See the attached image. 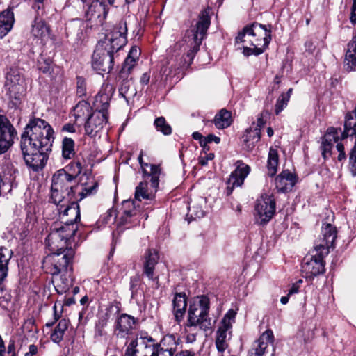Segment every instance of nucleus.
Segmentation results:
<instances>
[{
  "instance_id": "31",
  "label": "nucleus",
  "mask_w": 356,
  "mask_h": 356,
  "mask_svg": "<svg viewBox=\"0 0 356 356\" xmlns=\"http://www.w3.org/2000/svg\"><path fill=\"white\" fill-rule=\"evenodd\" d=\"M92 113V107L85 101L79 102L74 108V115L76 122L86 121Z\"/></svg>"
},
{
  "instance_id": "3",
  "label": "nucleus",
  "mask_w": 356,
  "mask_h": 356,
  "mask_svg": "<svg viewBox=\"0 0 356 356\" xmlns=\"http://www.w3.org/2000/svg\"><path fill=\"white\" fill-rule=\"evenodd\" d=\"M127 27L121 21L98 42L92 56V66L99 73H109L117 52L127 44Z\"/></svg>"
},
{
  "instance_id": "38",
  "label": "nucleus",
  "mask_w": 356,
  "mask_h": 356,
  "mask_svg": "<svg viewBox=\"0 0 356 356\" xmlns=\"http://www.w3.org/2000/svg\"><path fill=\"white\" fill-rule=\"evenodd\" d=\"M10 259V252L7 248H0V280L7 275L8 264Z\"/></svg>"
},
{
  "instance_id": "42",
  "label": "nucleus",
  "mask_w": 356,
  "mask_h": 356,
  "mask_svg": "<svg viewBox=\"0 0 356 356\" xmlns=\"http://www.w3.org/2000/svg\"><path fill=\"white\" fill-rule=\"evenodd\" d=\"M154 124L156 129L158 131L161 132L163 135L168 136L171 134L172 128L170 125L167 123L164 117L156 118L154 120Z\"/></svg>"
},
{
  "instance_id": "11",
  "label": "nucleus",
  "mask_w": 356,
  "mask_h": 356,
  "mask_svg": "<svg viewBox=\"0 0 356 356\" xmlns=\"http://www.w3.org/2000/svg\"><path fill=\"white\" fill-rule=\"evenodd\" d=\"M327 254H321V251L314 248L310 254L304 258L302 264V270L307 279H313L325 272V262L323 258Z\"/></svg>"
},
{
  "instance_id": "21",
  "label": "nucleus",
  "mask_w": 356,
  "mask_h": 356,
  "mask_svg": "<svg viewBox=\"0 0 356 356\" xmlns=\"http://www.w3.org/2000/svg\"><path fill=\"white\" fill-rule=\"evenodd\" d=\"M108 13L106 6L102 1L95 0L88 6L86 11L87 20L95 22L97 24H102Z\"/></svg>"
},
{
  "instance_id": "2",
  "label": "nucleus",
  "mask_w": 356,
  "mask_h": 356,
  "mask_svg": "<svg viewBox=\"0 0 356 356\" xmlns=\"http://www.w3.org/2000/svg\"><path fill=\"white\" fill-rule=\"evenodd\" d=\"M73 165L77 168L75 175L65 169H60L54 174L51 187V200L54 204L67 203L71 197L81 201L96 191L97 183L92 178L87 177L88 181L76 182V177L81 173L82 166L80 162Z\"/></svg>"
},
{
  "instance_id": "64",
  "label": "nucleus",
  "mask_w": 356,
  "mask_h": 356,
  "mask_svg": "<svg viewBox=\"0 0 356 356\" xmlns=\"http://www.w3.org/2000/svg\"><path fill=\"white\" fill-rule=\"evenodd\" d=\"M137 349L126 348L124 356H136Z\"/></svg>"
},
{
  "instance_id": "54",
  "label": "nucleus",
  "mask_w": 356,
  "mask_h": 356,
  "mask_svg": "<svg viewBox=\"0 0 356 356\" xmlns=\"http://www.w3.org/2000/svg\"><path fill=\"white\" fill-rule=\"evenodd\" d=\"M337 149L339 152L338 160L341 161L346 159V154L344 152V146L342 143L337 144Z\"/></svg>"
},
{
  "instance_id": "34",
  "label": "nucleus",
  "mask_w": 356,
  "mask_h": 356,
  "mask_svg": "<svg viewBox=\"0 0 356 356\" xmlns=\"http://www.w3.org/2000/svg\"><path fill=\"white\" fill-rule=\"evenodd\" d=\"M69 323V321L65 318H61L58 321V325L54 328L50 337L52 341L56 343H59L63 339L65 332L68 328Z\"/></svg>"
},
{
  "instance_id": "45",
  "label": "nucleus",
  "mask_w": 356,
  "mask_h": 356,
  "mask_svg": "<svg viewBox=\"0 0 356 356\" xmlns=\"http://www.w3.org/2000/svg\"><path fill=\"white\" fill-rule=\"evenodd\" d=\"M136 60V58L127 56L120 72L121 76H122L124 74H128L130 72V70L134 67Z\"/></svg>"
},
{
  "instance_id": "30",
  "label": "nucleus",
  "mask_w": 356,
  "mask_h": 356,
  "mask_svg": "<svg viewBox=\"0 0 356 356\" xmlns=\"http://www.w3.org/2000/svg\"><path fill=\"white\" fill-rule=\"evenodd\" d=\"M344 65L349 70H356V35L348 44Z\"/></svg>"
},
{
  "instance_id": "57",
  "label": "nucleus",
  "mask_w": 356,
  "mask_h": 356,
  "mask_svg": "<svg viewBox=\"0 0 356 356\" xmlns=\"http://www.w3.org/2000/svg\"><path fill=\"white\" fill-rule=\"evenodd\" d=\"M62 131L69 132V133H74L76 131L75 127L74 124L70 123H67L63 125L62 127Z\"/></svg>"
},
{
  "instance_id": "5",
  "label": "nucleus",
  "mask_w": 356,
  "mask_h": 356,
  "mask_svg": "<svg viewBox=\"0 0 356 356\" xmlns=\"http://www.w3.org/2000/svg\"><path fill=\"white\" fill-rule=\"evenodd\" d=\"M209 13L210 9L202 10L199 15L198 21L195 26L187 32V42L191 46V49L184 58L187 67L191 64L195 54L200 50L202 40L207 35V29L211 24Z\"/></svg>"
},
{
  "instance_id": "53",
  "label": "nucleus",
  "mask_w": 356,
  "mask_h": 356,
  "mask_svg": "<svg viewBox=\"0 0 356 356\" xmlns=\"http://www.w3.org/2000/svg\"><path fill=\"white\" fill-rule=\"evenodd\" d=\"M214 158V154L209 153L208 154H206L204 156H200L199 159V163L201 165H206L209 161H211Z\"/></svg>"
},
{
  "instance_id": "46",
  "label": "nucleus",
  "mask_w": 356,
  "mask_h": 356,
  "mask_svg": "<svg viewBox=\"0 0 356 356\" xmlns=\"http://www.w3.org/2000/svg\"><path fill=\"white\" fill-rule=\"evenodd\" d=\"M76 95L80 97L86 95V80L81 76L76 78Z\"/></svg>"
},
{
  "instance_id": "17",
  "label": "nucleus",
  "mask_w": 356,
  "mask_h": 356,
  "mask_svg": "<svg viewBox=\"0 0 356 356\" xmlns=\"http://www.w3.org/2000/svg\"><path fill=\"white\" fill-rule=\"evenodd\" d=\"M236 169L229 175L227 181V187L226 193L229 195L235 187L241 186L243 184L245 179L250 172V167L244 163L242 161H237L235 163Z\"/></svg>"
},
{
  "instance_id": "28",
  "label": "nucleus",
  "mask_w": 356,
  "mask_h": 356,
  "mask_svg": "<svg viewBox=\"0 0 356 356\" xmlns=\"http://www.w3.org/2000/svg\"><path fill=\"white\" fill-rule=\"evenodd\" d=\"M173 312L175 321L179 323L186 312L187 306L186 298L184 293H176L173 300Z\"/></svg>"
},
{
  "instance_id": "24",
  "label": "nucleus",
  "mask_w": 356,
  "mask_h": 356,
  "mask_svg": "<svg viewBox=\"0 0 356 356\" xmlns=\"http://www.w3.org/2000/svg\"><path fill=\"white\" fill-rule=\"evenodd\" d=\"M296 181V176L289 170H285L275 178V186L278 191L287 192L291 191Z\"/></svg>"
},
{
  "instance_id": "39",
  "label": "nucleus",
  "mask_w": 356,
  "mask_h": 356,
  "mask_svg": "<svg viewBox=\"0 0 356 356\" xmlns=\"http://www.w3.org/2000/svg\"><path fill=\"white\" fill-rule=\"evenodd\" d=\"M75 154L74 142L67 137H65L62 142V155L64 159H70Z\"/></svg>"
},
{
  "instance_id": "9",
  "label": "nucleus",
  "mask_w": 356,
  "mask_h": 356,
  "mask_svg": "<svg viewBox=\"0 0 356 356\" xmlns=\"http://www.w3.org/2000/svg\"><path fill=\"white\" fill-rule=\"evenodd\" d=\"M5 90L11 100L17 104L24 95L26 87L24 79L17 69H10L6 74L4 85Z\"/></svg>"
},
{
  "instance_id": "36",
  "label": "nucleus",
  "mask_w": 356,
  "mask_h": 356,
  "mask_svg": "<svg viewBox=\"0 0 356 356\" xmlns=\"http://www.w3.org/2000/svg\"><path fill=\"white\" fill-rule=\"evenodd\" d=\"M279 156L277 149L270 147L268 152L267 163V175L273 177L277 170Z\"/></svg>"
},
{
  "instance_id": "10",
  "label": "nucleus",
  "mask_w": 356,
  "mask_h": 356,
  "mask_svg": "<svg viewBox=\"0 0 356 356\" xmlns=\"http://www.w3.org/2000/svg\"><path fill=\"white\" fill-rule=\"evenodd\" d=\"M77 201L79 200L75 199V197H71L68 198L67 203L62 202L58 204H54L56 206L59 218L61 220L60 222L63 226H73L77 228L76 223L78 220H80V210Z\"/></svg>"
},
{
  "instance_id": "23",
  "label": "nucleus",
  "mask_w": 356,
  "mask_h": 356,
  "mask_svg": "<svg viewBox=\"0 0 356 356\" xmlns=\"http://www.w3.org/2000/svg\"><path fill=\"white\" fill-rule=\"evenodd\" d=\"M339 136L337 131L333 128H329L322 138L321 145V154L324 160L327 159L332 155V149L334 143H339Z\"/></svg>"
},
{
  "instance_id": "26",
  "label": "nucleus",
  "mask_w": 356,
  "mask_h": 356,
  "mask_svg": "<svg viewBox=\"0 0 356 356\" xmlns=\"http://www.w3.org/2000/svg\"><path fill=\"white\" fill-rule=\"evenodd\" d=\"M31 33L35 38L45 40L49 38V26L42 18L36 16L31 26Z\"/></svg>"
},
{
  "instance_id": "37",
  "label": "nucleus",
  "mask_w": 356,
  "mask_h": 356,
  "mask_svg": "<svg viewBox=\"0 0 356 356\" xmlns=\"http://www.w3.org/2000/svg\"><path fill=\"white\" fill-rule=\"evenodd\" d=\"M154 191L147 188L146 181L140 182L136 188L135 199L138 201L142 200H152L154 197Z\"/></svg>"
},
{
  "instance_id": "41",
  "label": "nucleus",
  "mask_w": 356,
  "mask_h": 356,
  "mask_svg": "<svg viewBox=\"0 0 356 356\" xmlns=\"http://www.w3.org/2000/svg\"><path fill=\"white\" fill-rule=\"evenodd\" d=\"M264 124L265 122L263 119L262 115L258 117L256 124L253 122L252 127H251L252 128V129H254L252 135L254 141L250 143V147H255V145L259 141L261 138V128L264 126Z\"/></svg>"
},
{
  "instance_id": "25",
  "label": "nucleus",
  "mask_w": 356,
  "mask_h": 356,
  "mask_svg": "<svg viewBox=\"0 0 356 356\" xmlns=\"http://www.w3.org/2000/svg\"><path fill=\"white\" fill-rule=\"evenodd\" d=\"M159 260V255L156 250L149 249L145 252L144 255L143 273L149 280H154V268Z\"/></svg>"
},
{
  "instance_id": "29",
  "label": "nucleus",
  "mask_w": 356,
  "mask_h": 356,
  "mask_svg": "<svg viewBox=\"0 0 356 356\" xmlns=\"http://www.w3.org/2000/svg\"><path fill=\"white\" fill-rule=\"evenodd\" d=\"M52 282L58 293H65L72 286L70 273H60L58 275H55L54 276Z\"/></svg>"
},
{
  "instance_id": "63",
  "label": "nucleus",
  "mask_w": 356,
  "mask_h": 356,
  "mask_svg": "<svg viewBox=\"0 0 356 356\" xmlns=\"http://www.w3.org/2000/svg\"><path fill=\"white\" fill-rule=\"evenodd\" d=\"M207 142L211 143L215 142L216 144H218L220 141V138L215 135L209 134L207 136Z\"/></svg>"
},
{
  "instance_id": "12",
  "label": "nucleus",
  "mask_w": 356,
  "mask_h": 356,
  "mask_svg": "<svg viewBox=\"0 0 356 356\" xmlns=\"http://www.w3.org/2000/svg\"><path fill=\"white\" fill-rule=\"evenodd\" d=\"M236 312L229 309L221 321L220 326L216 332V346L218 351L223 356V352L228 348L227 337L231 333L232 324L235 322Z\"/></svg>"
},
{
  "instance_id": "35",
  "label": "nucleus",
  "mask_w": 356,
  "mask_h": 356,
  "mask_svg": "<svg viewBox=\"0 0 356 356\" xmlns=\"http://www.w3.org/2000/svg\"><path fill=\"white\" fill-rule=\"evenodd\" d=\"M161 175V168L159 165H150V172H147L144 170L143 177L145 179L150 178V185L154 192H156L159 184V177Z\"/></svg>"
},
{
  "instance_id": "56",
  "label": "nucleus",
  "mask_w": 356,
  "mask_h": 356,
  "mask_svg": "<svg viewBox=\"0 0 356 356\" xmlns=\"http://www.w3.org/2000/svg\"><path fill=\"white\" fill-rule=\"evenodd\" d=\"M350 21L353 24H356V0H353V3L351 9Z\"/></svg>"
},
{
  "instance_id": "50",
  "label": "nucleus",
  "mask_w": 356,
  "mask_h": 356,
  "mask_svg": "<svg viewBox=\"0 0 356 356\" xmlns=\"http://www.w3.org/2000/svg\"><path fill=\"white\" fill-rule=\"evenodd\" d=\"M197 328H193L192 331H191V330H190L189 328H188L186 326V332H188L186 337V341L187 343H192L194 341H195L197 333L194 332V331Z\"/></svg>"
},
{
  "instance_id": "58",
  "label": "nucleus",
  "mask_w": 356,
  "mask_h": 356,
  "mask_svg": "<svg viewBox=\"0 0 356 356\" xmlns=\"http://www.w3.org/2000/svg\"><path fill=\"white\" fill-rule=\"evenodd\" d=\"M38 353V347L33 344L29 346V351L25 353V356H34Z\"/></svg>"
},
{
  "instance_id": "62",
  "label": "nucleus",
  "mask_w": 356,
  "mask_h": 356,
  "mask_svg": "<svg viewBox=\"0 0 356 356\" xmlns=\"http://www.w3.org/2000/svg\"><path fill=\"white\" fill-rule=\"evenodd\" d=\"M300 286L298 283H294L292 284L291 287L289 290L288 296H291L293 294L297 293L299 291Z\"/></svg>"
},
{
  "instance_id": "8",
  "label": "nucleus",
  "mask_w": 356,
  "mask_h": 356,
  "mask_svg": "<svg viewBox=\"0 0 356 356\" xmlns=\"http://www.w3.org/2000/svg\"><path fill=\"white\" fill-rule=\"evenodd\" d=\"M72 250L65 249L60 251L51 252L45 257L44 264L47 267L49 273L55 276L60 273L72 272Z\"/></svg>"
},
{
  "instance_id": "48",
  "label": "nucleus",
  "mask_w": 356,
  "mask_h": 356,
  "mask_svg": "<svg viewBox=\"0 0 356 356\" xmlns=\"http://www.w3.org/2000/svg\"><path fill=\"white\" fill-rule=\"evenodd\" d=\"M179 67L172 70V65H171L170 67H168V65H163L161 69V73L163 76H165V79H167L168 76L176 75L179 73Z\"/></svg>"
},
{
  "instance_id": "20",
  "label": "nucleus",
  "mask_w": 356,
  "mask_h": 356,
  "mask_svg": "<svg viewBox=\"0 0 356 356\" xmlns=\"http://www.w3.org/2000/svg\"><path fill=\"white\" fill-rule=\"evenodd\" d=\"M322 236L321 242L314 248L321 251V254H328L337 238L336 227L331 224H326L322 227Z\"/></svg>"
},
{
  "instance_id": "59",
  "label": "nucleus",
  "mask_w": 356,
  "mask_h": 356,
  "mask_svg": "<svg viewBox=\"0 0 356 356\" xmlns=\"http://www.w3.org/2000/svg\"><path fill=\"white\" fill-rule=\"evenodd\" d=\"M175 356H195V353L189 350H182L177 353Z\"/></svg>"
},
{
  "instance_id": "14",
  "label": "nucleus",
  "mask_w": 356,
  "mask_h": 356,
  "mask_svg": "<svg viewBox=\"0 0 356 356\" xmlns=\"http://www.w3.org/2000/svg\"><path fill=\"white\" fill-rule=\"evenodd\" d=\"M136 322V318L131 315L120 314L114 323V335L118 339H127L134 334Z\"/></svg>"
},
{
  "instance_id": "27",
  "label": "nucleus",
  "mask_w": 356,
  "mask_h": 356,
  "mask_svg": "<svg viewBox=\"0 0 356 356\" xmlns=\"http://www.w3.org/2000/svg\"><path fill=\"white\" fill-rule=\"evenodd\" d=\"M14 22V13L11 8H7L0 13V39H2L11 31Z\"/></svg>"
},
{
  "instance_id": "7",
  "label": "nucleus",
  "mask_w": 356,
  "mask_h": 356,
  "mask_svg": "<svg viewBox=\"0 0 356 356\" xmlns=\"http://www.w3.org/2000/svg\"><path fill=\"white\" fill-rule=\"evenodd\" d=\"M76 227L63 226L60 222H54L50 228V232L46 238L47 246L49 251H60L67 249V242L74 236Z\"/></svg>"
},
{
  "instance_id": "18",
  "label": "nucleus",
  "mask_w": 356,
  "mask_h": 356,
  "mask_svg": "<svg viewBox=\"0 0 356 356\" xmlns=\"http://www.w3.org/2000/svg\"><path fill=\"white\" fill-rule=\"evenodd\" d=\"M114 92L115 88L112 84L104 83L94 101L95 111H99L108 115L109 102Z\"/></svg>"
},
{
  "instance_id": "61",
  "label": "nucleus",
  "mask_w": 356,
  "mask_h": 356,
  "mask_svg": "<svg viewBox=\"0 0 356 356\" xmlns=\"http://www.w3.org/2000/svg\"><path fill=\"white\" fill-rule=\"evenodd\" d=\"M149 79H150V74H149V73L146 72V73L143 74V75L140 77V81L142 84L147 85L149 83Z\"/></svg>"
},
{
  "instance_id": "6",
  "label": "nucleus",
  "mask_w": 356,
  "mask_h": 356,
  "mask_svg": "<svg viewBox=\"0 0 356 356\" xmlns=\"http://www.w3.org/2000/svg\"><path fill=\"white\" fill-rule=\"evenodd\" d=\"M271 40V26L254 22L245 26L235 38L236 43L250 46L268 47Z\"/></svg>"
},
{
  "instance_id": "60",
  "label": "nucleus",
  "mask_w": 356,
  "mask_h": 356,
  "mask_svg": "<svg viewBox=\"0 0 356 356\" xmlns=\"http://www.w3.org/2000/svg\"><path fill=\"white\" fill-rule=\"evenodd\" d=\"M158 350V356H173L175 353L163 348H159Z\"/></svg>"
},
{
  "instance_id": "15",
  "label": "nucleus",
  "mask_w": 356,
  "mask_h": 356,
  "mask_svg": "<svg viewBox=\"0 0 356 356\" xmlns=\"http://www.w3.org/2000/svg\"><path fill=\"white\" fill-rule=\"evenodd\" d=\"M17 138V131L7 118L0 115V154L6 152Z\"/></svg>"
},
{
  "instance_id": "49",
  "label": "nucleus",
  "mask_w": 356,
  "mask_h": 356,
  "mask_svg": "<svg viewBox=\"0 0 356 356\" xmlns=\"http://www.w3.org/2000/svg\"><path fill=\"white\" fill-rule=\"evenodd\" d=\"M106 319H102L99 320L98 323L96 325L95 327V333L96 334L99 336H102L104 334V327L106 325Z\"/></svg>"
},
{
  "instance_id": "52",
  "label": "nucleus",
  "mask_w": 356,
  "mask_h": 356,
  "mask_svg": "<svg viewBox=\"0 0 356 356\" xmlns=\"http://www.w3.org/2000/svg\"><path fill=\"white\" fill-rule=\"evenodd\" d=\"M129 87H130L129 81L124 80L120 89H119L120 94L122 95L123 97H126V95L128 93Z\"/></svg>"
},
{
  "instance_id": "51",
  "label": "nucleus",
  "mask_w": 356,
  "mask_h": 356,
  "mask_svg": "<svg viewBox=\"0 0 356 356\" xmlns=\"http://www.w3.org/2000/svg\"><path fill=\"white\" fill-rule=\"evenodd\" d=\"M350 164L353 170H356V143L350 154Z\"/></svg>"
},
{
  "instance_id": "32",
  "label": "nucleus",
  "mask_w": 356,
  "mask_h": 356,
  "mask_svg": "<svg viewBox=\"0 0 356 356\" xmlns=\"http://www.w3.org/2000/svg\"><path fill=\"white\" fill-rule=\"evenodd\" d=\"M215 126L218 129H225L229 127L232 122V113L225 108L221 109L213 120Z\"/></svg>"
},
{
  "instance_id": "4",
  "label": "nucleus",
  "mask_w": 356,
  "mask_h": 356,
  "mask_svg": "<svg viewBox=\"0 0 356 356\" xmlns=\"http://www.w3.org/2000/svg\"><path fill=\"white\" fill-rule=\"evenodd\" d=\"M209 310V300L207 296L195 298L189 306L186 327L191 330L197 327L204 331L211 329L213 323L208 316Z\"/></svg>"
},
{
  "instance_id": "55",
  "label": "nucleus",
  "mask_w": 356,
  "mask_h": 356,
  "mask_svg": "<svg viewBox=\"0 0 356 356\" xmlns=\"http://www.w3.org/2000/svg\"><path fill=\"white\" fill-rule=\"evenodd\" d=\"M139 55H140V52H139L138 49L137 48V47L134 46V47H131L127 56L130 57V58H134L138 59Z\"/></svg>"
},
{
  "instance_id": "16",
  "label": "nucleus",
  "mask_w": 356,
  "mask_h": 356,
  "mask_svg": "<svg viewBox=\"0 0 356 356\" xmlns=\"http://www.w3.org/2000/svg\"><path fill=\"white\" fill-rule=\"evenodd\" d=\"M122 209V212L118 221L119 226L130 228L139 223L140 211L136 207L134 201L129 200L123 201Z\"/></svg>"
},
{
  "instance_id": "1",
  "label": "nucleus",
  "mask_w": 356,
  "mask_h": 356,
  "mask_svg": "<svg viewBox=\"0 0 356 356\" xmlns=\"http://www.w3.org/2000/svg\"><path fill=\"white\" fill-rule=\"evenodd\" d=\"M54 131L44 120L30 118L21 135L20 146L26 164L34 171L42 169L51 150Z\"/></svg>"
},
{
  "instance_id": "13",
  "label": "nucleus",
  "mask_w": 356,
  "mask_h": 356,
  "mask_svg": "<svg viewBox=\"0 0 356 356\" xmlns=\"http://www.w3.org/2000/svg\"><path fill=\"white\" fill-rule=\"evenodd\" d=\"M275 200L273 195L263 194L257 200L255 211L259 224L265 225L273 218L275 212Z\"/></svg>"
},
{
  "instance_id": "44",
  "label": "nucleus",
  "mask_w": 356,
  "mask_h": 356,
  "mask_svg": "<svg viewBox=\"0 0 356 356\" xmlns=\"http://www.w3.org/2000/svg\"><path fill=\"white\" fill-rule=\"evenodd\" d=\"M253 47H254L253 48L248 47V45L243 47V54L246 56L253 55V54L258 56V55H260L261 54H262L264 51V50L268 47H263L261 45V46H253Z\"/></svg>"
},
{
  "instance_id": "43",
  "label": "nucleus",
  "mask_w": 356,
  "mask_h": 356,
  "mask_svg": "<svg viewBox=\"0 0 356 356\" xmlns=\"http://www.w3.org/2000/svg\"><path fill=\"white\" fill-rule=\"evenodd\" d=\"M149 343L145 344L141 352L142 356H158V346L152 337L148 339Z\"/></svg>"
},
{
  "instance_id": "40",
  "label": "nucleus",
  "mask_w": 356,
  "mask_h": 356,
  "mask_svg": "<svg viewBox=\"0 0 356 356\" xmlns=\"http://www.w3.org/2000/svg\"><path fill=\"white\" fill-rule=\"evenodd\" d=\"M293 89L289 88L286 93H282L277 99L275 108V113L279 115L280 112L287 106L289 102Z\"/></svg>"
},
{
  "instance_id": "22",
  "label": "nucleus",
  "mask_w": 356,
  "mask_h": 356,
  "mask_svg": "<svg viewBox=\"0 0 356 356\" xmlns=\"http://www.w3.org/2000/svg\"><path fill=\"white\" fill-rule=\"evenodd\" d=\"M273 333L272 330L265 331L257 340L249 352V356H264L269 344L273 343Z\"/></svg>"
},
{
  "instance_id": "19",
  "label": "nucleus",
  "mask_w": 356,
  "mask_h": 356,
  "mask_svg": "<svg viewBox=\"0 0 356 356\" xmlns=\"http://www.w3.org/2000/svg\"><path fill=\"white\" fill-rule=\"evenodd\" d=\"M108 122V115L99 111H94L84 124L86 134L93 137Z\"/></svg>"
},
{
  "instance_id": "33",
  "label": "nucleus",
  "mask_w": 356,
  "mask_h": 356,
  "mask_svg": "<svg viewBox=\"0 0 356 356\" xmlns=\"http://www.w3.org/2000/svg\"><path fill=\"white\" fill-rule=\"evenodd\" d=\"M179 338L177 335L168 334L165 335L159 343H156L159 348L175 352L177 345L179 343Z\"/></svg>"
},
{
  "instance_id": "47",
  "label": "nucleus",
  "mask_w": 356,
  "mask_h": 356,
  "mask_svg": "<svg viewBox=\"0 0 356 356\" xmlns=\"http://www.w3.org/2000/svg\"><path fill=\"white\" fill-rule=\"evenodd\" d=\"M253 131H254V129H252V127H250L249 129H247L245 130V134L243 136V141H244V143H245V148L248 151L252 150V149L254 147H249L250 143H251L252 142L254 141L253 136H252L253 135Z\"/></svg>"
}]
</instances>
